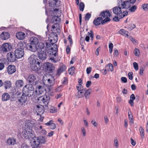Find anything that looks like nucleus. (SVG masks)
Returning <instances> with one entry per match:
<instances>
[{"label":"nucleus","mask_w":148,"mask_h":148,"mask_svg":"<svg viewBox=\"0 0 148 148\" xmlns=\"http://www.w3.org/2000/svg\"><path fill=\"white\" fill-rule=\"evenodd\" d=\"M113 12L116 16L113 18V20L115 21H118L119 19L122 18L127 15L128 12L127 11L124 10L119 4L118 6L114 7L113 8Z\"/></svg>","instance_id":"nucleus-1"},{"label":"nucleus","mask_w":148,"mask_h":148,"mask_svg":"<svg viewBox=\"0 0 148 148\" xmlns=\"http://www.w3.org/2000/svg\"><path fill=\"white\" fill-rule=\"evenodd\" d=\"M31 69L35 71H38L42 66L40 62L38 59H34V56H32L28 58Z\"/></svg>","instance_id":"nucleus-2"},{"label":"nucleus","mask_w":148,"mask_h":148,"mask_svg":"<svg viewBox=\"0 0 148 148\" xmlns=\"http://www.w3.org/2000/svg\"><path fill=\"white\" fill-rule=\"evenodd\" d=\"M34 140L32 142L31 146L34 148H40L42 144H44L46 142V140L45 137H35Z\"/></svg>","instance_id":"nucleus-3"},{"label":"nucleus","mask_w":148,"mask_h":148,"mask_svg":"<svg viewBox=\"0 0 148 148\" xmlns=\"http://www.w3.org/2000/svg\"><path fill=\"white\" fill-rule=\"evenodd\" d=\"M42 82L45 86H51L54 83V79L51 75H44L43 76Z\"/></svg>","instance_id":"nucleus-4"},{"label":"nucleus","mask_w":148,"mask_h":148,"mask_svg":"<svg viewBox=\"0 0 148 148\" xmlns=\"http://www.w3.org/2000/svg\"><path fill=\"white\" fill-rule=\"evenodd\" d=\"M34 89V88L32 85L28 84L23 88V93L28 97H29L33 95Z\"/></svg>","instance_id":"nucleus-5"},{"label":"nucleus","mask_w":148,"mask_h":148,"mask_svg":"<svg viewBox=\"0 0 148 148\" xmlns=\"http://www.w3.org/2000/svg\"><path fill=\"white\" fill-rule=\"evenodd\" d=\"M57 47V45H55L54 46V48H55L54 50L52 47L48 50V53L50 55L49 60H51L52 62L55 63H56L58 61L55 58V57L56 56L58 49Z\"/></svg>","instance_id":"nucleus-6"},{"label":"nucleus","mask_w":148,"mask_h":148,"mask_svg":"<svg viewBox=\"0 0 148 148\" xmlns=\"http://www.w3.org/2000/svg\"><path fill=\"white\" fill-rule=\"evenodd\" d=\"M110 15V12L108 11H103L100 13L99 16L100 17H102V20L105 18L104 20L101 22L102 24H103L110 21V19L109 18Z\"/></svg>","instance_id":"nucleus-7"},{"label":"nucleus","mask_w":148,"mask_h":148,"mask_svg":"<svg viewBox=\"0 0 148 148\" xmlns=\"http://www.w3.org/2000/svg\"><path fill=\"white\" fill-rule=\"evenodd\" d=\"M34 85L36 86L35 90L36 95H38L42 93L43 91L41 82L39 81H36L35 82Z\"/></svg>","instance_id":"nucleus-8"},{"label":"nucleus","mask_w":148,"mask_h":148,"mask_svg":"<svg viewBox=\"0 0 148 148\" xmlns=\"http://www.w3.org/2000/svg\"><path fill=\"white\" fill-rule=\"evenodd\" d=\"M33 132L32 129H25L23 132V136L25 138L29 139L32 137Z\"/></svg>","instance_id":"nucleus-9"},{"label":"nucleus","mask_w":148,"mask_h":148,"mask_svg":"<svg viewBox=\"0 0 148 148\" xmlns=\"http://www.w3.org/2000/svg\"><path fill=\"white\" fill-rule=\"evenodd\" d=\"M44 66L46 71L48 73L52 72L55 69L54 66L51 63L48 62L45 63Z\"/></svg>","instance_id":"nucleus-10"},{"label":"nucleus","mask_w":148,"mask_h":148,"mask_svg":"<svg viewBox=\"0 0 148 148\" xmlns=\"http://www.w3.org/2000/svg\"><path fill=\"white\" fill-rule=\"evenodd\" d=\"M50 99L49 96L47 95L42 96L38 98V100L42 102L45 106L49 104Z\"/></svg>","instance_id":"nucleus-11"},{"label":"nucleus","mask_w":148,"mask_h":148,"mask_svg":"<svg viewBox=\"0 0 148 148\" xmlns=\"http://www.w3.org/2000/svg\"><path fill=\"white\" fill-rule=\"evenodd\" d=\"M46 50L39 51L38 52V56L39 58L44 60L47 58V55L46 53Z\"/></svg>","instance_id":"nucleus-12"},{"label":"nucleus","mask_w":148,"mask_h":148,"mask_svg":"<svg viewBox=\"0 0 148 148\" xmlns=\"http://www.w3.org/2000/svg\"><path fill=\"white\" fill-rule=\"evenodd\" d=\"M12 47L10 43H5L1 46V51L4 52H7L10 51Z\"/></svg>","instance_id":"nucleus-13"},{"label":"nucleus","mask_w":148,"mask_h":148,"mask_svg":"<svg viewBox=\"0 0 148 148\" xmlns=\"http://www.w3.org/2000/svg\"><path fill=\"white\" fill-rule=\"evenodd\" d=\"M7 57L8 60L12 62H14L16 58L15 53L10 52L8 53Z\"/></svg>","instance_id":"nucleus-14"},{"label":"nucleus","mask_w":148,"mask_h":148,"mask_svg":"<svg viewBox=\"0 0 148 148\" xmlns=\"http://www.w3.org/2000/svg\"><path fill=\"white\" fill-rule=\"evenodd\" d=\"M15 55L17 58H20L22 57L24 55V50L17 49L15 52Z\"/></svg>","instance_id":"nucleus-15"},{"label":"nucleus","mask_w":148,"mask_h":148,"mask_svg":"<svg viewBox=\"0 0 148 148\" xmlns=\"http://www.w3.org/2000/svg\"><path fill=\"white\" fill-rule=\"evenodd\" d=\"M120 3H121L120 6L123 10L124 9H127L131 6L130 3L129 1H123L121 0Z\"/></svg>","instance_id":"nucleus-16"},{"label":"nucleus","mask_w":148,"mask_h":148,"mask_svg":"<svg viewBox=\"0 0 148 148\" xmlns=\"http://www.w3.org/2000/svg\"><path fill=\"white\" fill-rule=\"evenodd\" d=\"M21 94V93L19 94V93L18 94V101L22 103H25L27 100V96L25 95L23 93L22 95L20 96V95Z\"/></svg>","instance_id":"nucleus-17"},{"label":"nucleus","mask_w":148,"mask_h":148,"mask_svg":"<svg viewBox=\"0 0 148 148\" xmlns=\"http://www.w3.org/2000/svg\"><path fill=\"white\" fill-rule=\"evenodd\" d=\"M6 143L9 146L14 145L17 143L16 139L13 137H10L6 140Z\"/></svg>","instance_id":"nucleus-18"},{"label":"nucleus","mask_w":148,"mask_h":148,"mask_svg":"<svg viewBox=\"0 0 148 148\" xmlns=\"http://www.w3.org/2000/svg\"><path fill=\"white\" fill-rule=\"evenodd\" d=\"M34 125L33 121L30 120H27L25 121V129H32Z\"/></svg>","instance_id":"nucleus-19"},{"label":"nucleus","mask_w":148,"mask_h":148,"mask_svg":"<svg viewBox=\"0 0 148 148\" xmlns=\"http://www.w3.org/2000/svg\"><path fill=\"white\" fill-rule=\"evenodd\" d=\"M36 51L46 50L44 44L42 42H38L36 45Z\"/></svg>","instance_id":"nucleus-20"},{"label":"nucleus","mask_w":148,"mask_h":148,"mask_svg":"<svg viewBox=\"0 0 148 148\" xmlns=\"http://www.w3.org/2000/svg\"><path fill=\"white\" fill-rule=\"evenodd\" d=\"M16 71V67L14 65H10L7 68V71L10 74L14 73Z\"/></svg>","instance_id":"nucleus-21"},{"label":"nucleus","mask_w":148,"mask_h":148,"mask_svg":"<svg viewBox=\"0 0 148 148\" xmlns=\"http://www.w3.org/2000/svg\"><path fill=\"white\" fill-rule=\"evenodd\" d=\"M1 37L3 40H7L10 37V34L6 32H3L1 34Z\"/></svg>","instance_id":"nucleus-22"},{"label":"nucleus","mask_w":148,"mask_h":148,"mask_svg":"<svg viewBox=\"0 0 148 148\" xmlns=\"http://www.w3.org/2000/svg\"><path fill=\"white\" fill-rule=\"evenodd\" d=\"M16 36L17 39L22 40L25 38V33L24 32H20L16 34Z\"/></svg>","instance_id":"nucleus-23"},{"label":"nucleus","mask_w":148,"mask_h":148,"mask_svg":"<svg viewBox=\"0 0 148 148\" xmlns=\"http://www.w3.org/2000/svg\"><path fill=\"white\" fill-rule=\"evenodd\" d=\"M36 45L32 44L31 43L28 44L26 45V48L29 50L33 52L36 51Z\"/></svg>","instance_id":"nucleus-24"},{"label":"nucleus","mask_w":148,"mask_h":148,"mask_svg":"<svg viewBox=\"0 0 148 148\" xmlns=\"http://www.w3.org/2000/svg\"><path fill=\"white\" fill-rule=\"evenodd\" d=\"M36 79V76L34 74H31L27 78V80L29 83H31L35 81Z\"/></svg>","instance_id":"nucleus-25"},{"label":"nucleus","mask_w":148,"mask_h":148,"mask_svg":"<svg viewBox=\"0 0 148 148\" xmlns=\"http://www.w3.org/2000/svg\"><path fill=\"white\" fill-rule=\"evenodd\" d=\"M3 85L5 89H9L12 87V83L10 80L5 81L3 83Z\"/></svg>","instance_id":"nucleus-26"},{"label":"nucleus","mask_w":148,"mask_h":148,"mask_svg":"<svg viewBox=\"0 0 148 148\" xmlns=\"http://www.w3.org/2000/svg\"><path fill=\"white\" fill-rule=\"evenodd\" d=\"M29 41L30 43L35 45H36L39 42L38 39L35 37H32L30 38Z\"/></svg>","instance_id":"nucleus-27"},{"label":"nucleus","mask_w":148,"mask_h":148,"mask_svg":"<svg viewBox=\"0 0 148 148\" xmlns=\"http://www.w3.org/2000/svg\"><path fill=\"white\" fill-rule=\"evenodd\" d=\"M34 111H37V110L44 111L45 108L42 105H36L34 106Z\"/></svg>","instance_id":"nucleus-28"},{"label":"nucleus","mask_w":148,"mask_h":148,"mask_svg":"<svg viewBox=\"0 0 148 148\" xmlns=\"http://www.w3.org/2000/svg\"><path fill=\"white\" fill-rule=\"evenodd\" d=\"M90 33L89 32H88L85 38V40L87 42H88L89 41L90 39V36L92 40L93 38L94 34L93 32L92 31H90Z\"/></svg>","instance_id":"nucleus-29"},{"label":"nucleus","mask_w":148,"mask_h":148,"mask_svg":"<svg viewBox=\"0 0 148 148\" xmlns=\"http://www.w3.org/2000/svg\"><path fill=\"white\" fill-rule=\"evenodd\" d=\"M102 17H99L94 20L93 23L95 25H98L100 24L101 21H103Z\"/></svg>","instance_id":"nucleus-30"},{"label":"nucleus","mask_w":148,"mask_h":148,"mask_svg":"<svg viewBox=\"0 0 148 148\" xmlns=\"http://www.w3.org/2000/svg\"><path fill=\"white\" fill-rule=\"evenodd\" d=\"M60 20L59 16H54L52 18L51 21L53 23H58L60 22Z\"/></svg>","instance_id":"nucleus-31"},{"label":"nucleus","mask_w":148,"mask_h":148,"mask_svg":"<svg viewBox=\"0 0 148 148\" xmlns=\"http://www.w3.org/2000/svg\"><path fill=\"white\" fill-rule=\"evenodd\" d=\"M2 97L3 101H6L10 99V96L8 93H5L2 95Z\"/></svg>","instance_id":"nucleus-32"},{"label":"nucleus","mask_w":148,"mask_h":148,"mask_svg":"<svg viewBox=\"0 0 148 148\" xmlns=\"http://www.w3.org/2000/svg\"><path fill=\"white\" fill-rule=\"evenodd\" d=\"M91 90L89 89L86 90L85 92L84 96L86 99H89L91 92Z\"/></svg>","instance_id":"nucleus-33"},{"label":"nucleus","mask_w":148,"mask_h":148,"mask_svg":"<svg viewBox=\"0 0 148 148\" xmlns=\"http://www.w3.org/2000/svg\"><path fill=\"white\" fill-rule=\"evenodd\" d=\"M139 131L140 134V136L142 140H143L145 138V132L143 128L142 127H140L139 129Z\"/></svg>","instance_id":"nucleus-34"},{"label":"nucleus","mask_w":148,"mask_h":148,"mask_svg":"<svg viewBox=\"0 0 148 148\" xmlns=\"http://www.w3.org/2000/svg\"><path fill=\"white\" fill-rule=\"evenodd\" d=\"M23 84V82L22 80H18L16 81L15 83L16 86L18 88L22 87Z\"/></svg>","instance_id":"nucleus-35"},{"label":"nucleus","mask_w":148,"mask_h":148,"mask_svg":"<svg viewBox=\"0 0 148 148\" xmlns=\"http://www.w3.org/2000/svg\"><path fill=\"white\" fill-rule=\"evenodd\" d=\"M119 33L121 35L127 37L129 36L128 35V32L123 29H120L119 31Z\"/></svg>","instance_id":"nucleus-36"},{"label":"nucleus","mask_w":148,"mask_h":148,"mask_svg":"<svg viewBox=\"0 0 148 148\" xmlns=\"http://www.w3.org/2000/svg\"><path fill=\"white\" fill-rule=\"evenodd\" d=\"M105 68L108 71H112L114 70L113 66L112 64L110 63L108 64L105 66Z\"/></svg>","instance_id":"nucleus-37"},{"label":"nucleus","mask_w":148,"mask_h":148,"mask_svg":"<svg viewBox=\"0 0 148 148\" xmlns=\"http://www.w3.org/2000/svg\"><path fill=\"white\" fill-rule=\"evenodd\" d=\"M26 44L24 42H19L18 45V46L19 48L18 49H21L22 50H24V48L26 46Z\"/></svg>","instance_id":"nucleus-38"},{"label":"nucleus","mask_w":148,"mask_h":148,"mask_svg":"<svg viewBox=\"0 0 148 148\" xmlns=\"http://www.w3.org/2000/svg\"><path fill=\"white\" fill-rule=\"evenodd\" d=\"M85 91V90L78 91L77 94L76 95L77 98H79L83 97L84 96V93Z\"/></svg>","instance_id":"nucleus-39"},{"label":"nucleus","mask_w":148,"mask_h":148,"mask_svg":"<svg viewBox=\"0 0 148 148\" xmlns=\"http://www.w3.org/2000/svg\"><path fill=\"white\" fill-rule=\"evenodd\" d=\"M58 23H54V25L52 26V30H51L54 31L55 30V29L56 31H58L57 33L58 32H60V30L58 28Z\"/></svg>","instance_id":"nucleus-40"},{"label":"nucleus","mask_w":148,"mask_h":148,"mask_svg":"<svg viewBox=\"0 0 148 148\" xmlns=\"http://www.w3.org/2000/svg\"><path fill=\"white\" fill-rule=\"evenodd\" d=\"M53 37V41L54 43L56 42L58 40V36L57 34H56V32H52Z\"/></svg>","instance_id":"nucleus-41"},{"label":"nucleus","mask_w":148,"mask_h":148,"mask_svg":"<svg viewBox=\"0 0 148 148\" xmlns=\"http://www.w3.org/2000/svg\"><path fill=\"white\" fill-rule=\"evenodd\" d=\"M75 68L73 66H72L69 69V73L70 75H73L75 71Z\"/></svg>","instance_id":"nucleus-42"},{"label":"nucleus","mask_w":148,"mask_h":148,"mask_svg":"<svg viewBox=\"0 0 148 148\" xmlns=\"http://www.w3.org/2000/svg\"><path fill=\"white\" fill-rule=\"evenodd\" d=\"M128 115L130 122L133 123L134 121L133 119V116L131 112H128Z\"/></svg>","instance_id":"nucleus-43"},{"label":"nucleus","mask_w":148,"mask_h":148,"mask_svg":"<svg viewBox=\"0 0 148 148\" xmlns=\"http://www.w3.org/2000/svg\"><path fill=\"white\" fill-rule=\"evenodd\" d=\"M77 89L78 91L84 90L83 88V87L82 86L81 84H79L76 86Z\"/></svg>","instance_id":"nucleus-44"},{"label":"nucleus","mask_w":148,"mask_h":148,"mask_svg":"<svg viewBox=\"0 0 148 148\" xmlns=\"http://www.w3.org/2000/svg\"><path fill=\"white\" fill-rule=\"evenodd\" d=\"M113 46V44L111 42H110L109 45V51L110 53L112 52Z\"/></svg>","instance_id":"nucleus-45"},{"label":"nucleus","mask_w":148,"mask_h":148,"mask_svg":"<svg viewBox=\"0 0 148 148\" xmlns=\"http://www.w3.org/2000/svg\"><path fill=\"white\" fill-rule=\"evenodd\" d=\"M134 53L136 56H139L140 54L139 49L136 48L134 50Z\"/></svg>","instance_id":"nucleus-46"},{"label":"nucleus","mask_w":148,"mask_h":148,"mask_svg":"<svg viewBox=\"0 0 148 148\" xmlns=\"http://www.w3.org/2000/svg\"><path fill=\"white\" fill-rule=\"evenodd\" d=\"M142 8L145 11L148 10V4H143L142 5Z\"/></svg>","instance_id":"nucleus-47"},{"label":"nucleus","mask_w":148,"mask_h":148,"mask_svg":"<svg viewBox=\"0 0 148 148\" xmlns=\"http://www.w3.org/2000/svg\"><path fill=\"white\" fill-rule=\"evenodd\" d=\"M79 6L80 10L81 11H83L84 10V3L81 2L80 3Z\"/></svg>","instance_id":"nucleus-48"},{"label":"nucleus","mask_w":148,"mask_h":148,"mask_svg":"<svg viewBox=\"0 0 148 148\" xmlns=\"http://www.w3.org/2000/svg\"><path fill=\"white\" fill-rule=\"evenodd\" d=\"M61 70L62 72H63L65 71L66 69V66L64 65H60V67L59 68Z\"/></svg>","instance_id":"nucleus-49"},{"label":"nucleus","mask_w":148,"mask_h":148,"mask_svg":"<svg viewBox=\"0 0 148 148\" xmlns=\"http://www.w3.org/2000/svg\"><path fill=\"white\" fill-rule=\"evenodd\" d=\"M91 14L89 13H87L85 16L84 18L86 20L88 21L91 17Z\"/></svg>","instance_id":"nucleus-50"},{"label":"nucleus","mask_w":148,"mask_h":148,"mask_svg":"<svg viewBox=\"0 0 148 148\" xmlns=\"http://www.w3.org/2000/svg\"><path fill=\"white\" fill-rule=\"evenodd\" d=\"M133 67L136 71H137L138 69V63L136 62H134L133 63Z\"/></svg>","instance_id":"nucleus-51"},{"label":"nucleus","mask_w":148,"mask_h":148,"mask_svg":"<svg viewBox=\"0 0 148 148\" xmlns=\"http://www.w3.org/2000/svg\"><path fill=\"white\" fill-rule=\"evenodd\" d=\"M136 27V26L134 24H131V25L128 26L127 29L130 31H131Z\"/></svg>","instance_id":"nucleus-52"},{"label":"nucleus","mask_w":148,"mask_h":148,"mask_svg":"<svg viewBox=\"0 0 148 148\" xmlns=\"http://www.w3.org/2000/svg\"><path fill=\"white\" fill-rule=\"evenodd\" d=\"M137 7L136 5H134L131 7L129 10L132 12H134L136 9Z\"/></svg>","instance_id":"nucleus-53"},{"label":"nucleus","mask_w":148,"mask_h":148,"mask_svg":"<svg viewBox=\"0 0 148 148\" xmlns=\"http://www.w3.org/2000/svg\"><path fill=\"white\" fill-rule=\"evenodd\" d=\"M68 83V80L66 77H64L62 79V84H66Z\"/></svg>","instance_id":"nucleus-54"},{"label":"nucleus","mask_w":148,"mask_h":148,"mask_svg":"<svg viewBox=\"0 0 148 148\" xmlns=\"http://www.w3.org/2000/svg\"><path fill=\"white\" fill-rule=\"evenodd\" d=\"M145 70V67L144 66H142L140 68V74L141 75H142L143 73V71Z\"/></svg>","instance_id":"nucleus-55"},{"label":"nucleus","mask_w":148,"mask_h":148,"mask_svg":"<svg viewBox=\"0 0 148 148\" xmlns=\"http://www.w3.org/2000/svg\"><path fill=\"white\" fill-rule=\"evenodd\" d=\"M133 73L132 72H129L128 75V77L129 79L132 80L133 79Z\"/></svg>","instance_id":"nucleus-56"},{"label":"nucleus","mask_w":148,"mask_h":148,"mask_svg":"<svg viewBox=\"0 0 148 148\" xmlns=\"http://www.w3.org/2000/svg\"><path fill=\"white\" fill-rule=\"evenodd\" d=\"M21 148H28V146L25 143H23L21 145Z\"/></svg>","instance_id":"nucleus-57"},{"label":"nucleus","mask_w":148,"mask_h":148,"mask_svg":"<svg viewBox=\"0 0 148 148\" xmlns=\"http://www.w3.org/2000/svg\"><path fill=\"white\" fill-rule=\"evenodd\" d=\"M5 67L4 63L0 62V71L2 70Z\"/></svg>","instance_id":"nucleus-58"},{"label":"nucleus","mask_w":148,"mask_h":148,"mask_svg":"<svg viewBox=\"0 0 148 148\" xmlns=\"http://www.w3.org/2000/svg\"><path fill=\"white\" fill-rule=\"evenodd\" d=\"M121 81L124 83H126L127 82V79L125 77H122L121 78Z\"/></svg>","instance_id":"nucleus-59"},{"label":"nucleus","mask_w":148,"mask_h":148,"mask_svg":"<svg viewBox=\"0 0 148 148\" xmlns=\"http://www.w3.org/2000/svg\"><path fill=\"white\" fill-rule=\"evenodd\" d=\"M92 68L91 67H88L86 69V73L87 74H89L90 73Z\"/></svg>","instance_id":"nucleus-60"},{"label":"nucleus","mask_w":148,"mask_h":148,"mask_svg":"<svg viewBox=\"0 0 148 148\" xmlns=\"http://www.w3.org/2000/svg\"><path fill=\"white\" fill-rule=\"evenodd\" d=\"M56 124L53 123L51 124L50 126V129L52 130L56 128Z\"/></svg>","instance_id":"nucleus-61"},{"label":"nucleus","mask_w":148,"mask_h":148,"mask_svg":"<svg viewBox=\"0 0 148 148\" xmlns=\"http://www.w3.org/2000/svg\"><path fill=\"white\" fill-rule=\"evenodd\" d=\"M63 87V86L62 85H60L56 89V91L57 92H60V91L62 89Z\"/></svg>","instance_id":"nucleus-62"},{"label":"nucleus","mask_w":148,"mask_h":148,"mask_svg":"<svg viewBox=\"0 0 148 148\" xmlns=\"http://www.w3.org/2000/svg\"><path fill=\"white\" fill-rule=\"evenodd\" d=\"M114 56L115 57H117L119 55V52L116 49H114Z\"/></svg>","instance_id":"nucleus-63"},{"label":"nucleus","mask_w":148,"mask_h":148,"mask_svg":"<svg viewBox=\"0 0 148 148\" xmlns=\"http://www.w3.org/2000/svg\"><path fill=\"white\" fill-rule=\"evenodd\" d=\"M130 140L132 145L133 146H134L136 143V141L134 140H133L132 138H130Z\"/></svg>","instance_id":"nucleus-64"}]
</instances>
